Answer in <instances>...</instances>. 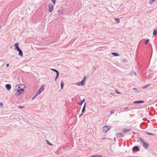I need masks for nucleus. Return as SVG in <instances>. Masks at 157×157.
Segmentation results:
<instances>
[{
  "instance_id": "20e7f679",
  "label": "nucleus",
  "mask_w": 157,
  "mask_h": 157,
  "mask_svg": "<svg viewBox=\"0 0 157 157\" xmlns=\"http://www.w3.org/2000/svg\"><path fill=\"white\" fill-rule=\"evenodd\" d=\"M124 136V135L122 133H117L116 134V137L117 139L123 137Z\"/></svg>"
},
{
  "instance_id": "5701e85b",
  "label": "nucleus",
  "mask_w": 157,
  "mask_h": 157,
  "mask_svg": "<svg viewBox=\"0 0 157 157\" xmlns=\"http://www.w3.org/2000/svg\"><path fill=\"white\" fill-rule=\"evenodd\" d=\"M151 84H147V85H146V86H144L143 87V89H145L146 88H147V87L148 86H150V85H151Z\"/></svg>"
},
{
  "instance_id": "2eb2a0df",
  "label": "nucleus",
  "mask_w": 157,
  "mask_h": 157,
  "mask_svg": "<svg viewBox=\"0 0 157 157\" xmlns=\"http://www.w3.org/2000/svg\"><path fill=\"white\" fill-rule=\"evenodd\" d=\"M112 54L115 56H119V55L116 52L112 53Z\"/></svg>"
},
{
  "instance_id": "ea45409f",
  "label": "nucleus",
  "mask_w": 157,
  "mask_h": 157,
  "mask_svg": "<svg viewBox=\"0 0 157 157\" xmlns=\"http://www.w3.org/2000/svg\"><path fill=\"white\" fill-rule=\"evenodd\" d=\"M124 109H128V107H126L124 108Z\"/></svg>"
},
{
  "instance_id": "1a4fd4ad",
  "label": "nucleus",
  "mask_w": 157,
  "mask_h": 157,
  "mask_svg": "<svg viewBox=\"0 0 157 157\" xmlns=\"http://www.w3.org/2000/svg\"><path fill=\"white\" fill-rule=\"evenodd\" d=\"M5 87L8 90H10L11 88V86L10 84H8L6 85Z\"/></svg>"
},
{
  "instance_id": "0eeeda50",
  "label": "nucleus",
  "mask_w": 157,
  "mask_h": 157,
  "mask_svg": "<svg viewBox=\"0 0 157 157\" xmlns=\"http://www.w3.org/2000/svg\"><path fill=\"white\" fill-rule=\"evenodd\" d=\"M144 101L141 100L135 101L133 102V103L135 104H140L144 103Z\"/></svg>"
},
{
  "instance_id": "58836bf2",
  "label": "nucleus",
  "mask_w": 157,
  "mask_h": 157,
  "mask_svg": "<svg viewBox=\"0 0 157 157\" xmlns=\"http://www.w3.org/2000/svg\"><path fill=\"white\" fill-rule=\"evenodd\" d=\"M6 67H9V64H8V63H7V64H6Z\"/></svg>"
},
{
  "instance_id": "f257e3e1",
  "label": "nucleus",
  "mask_w": 157,
  "mask_h": 157,
  "mask_svg": "<svg viewBox=\"0 0 157 157\" xmlns=\"http://www.w3.org/2000/svg\"><path fill=\"white\" fill-rule=\"evenodd\" d=\"M44 85L43 84L42 85L40 89L38 90V91L36 93V95L35 96H33V98H35L37 95L40 94L41 93V92L44 90Z\"/></svg>"
},
{
  "instance_id": "a19ab883",
  "label": "nucleus",
  "mask_w": 157,
  "mask_h": 157,
  "mask_svg": "<svg viewBox=\"0 0 157 157\" xmlns=\"http://www.w3.org/2000/svg\"><path fill=\"white\" fill-rule=\"evenodd\" d=\"M125 61H126V59H123V62H125Z\"/></svg>"
},
{
  "instance_id": "aec40b11",
  "label": "nucleus",
  "mask_w": 157,
  "mask_h": 157,
  "mask_svg": "<svg viewBox=\"0 0 157 157\" xmlns=\"http://www.w3.org/2000/svg\"><path fill=\"white\" fill-rule=\"evenodd\" d=\"M157 33V30H156L155 29H154L153 32V34L154 35H155Z\"/></svg>"
},
{
  "instance_id": "9d476101",
  "label": "nucleus",
  "mask_w": 157,
  "mask_h": 157,
  "mask_svg": "<svg viewBox=\"0 0 157 157\" xmlns=\"http://www.w3.org/2000/svg\"><path fill=\"white\" fill-rule=\"evenodd\" d=\"M19 52V55L21 56V57H23V52L22 50L20 49L19 50H17Z\"/></svg>"
},
{
  "instance_id": "39448f33",
  "label": "nucleus",
  "mask_w": 157,
  "mask_h": 157,
  "mask_svg": "<svg viewBox=\"0 0 157 157\" xmlns=\"http://www.w3.org/2000/svg\"><path fill=\"white\" fill-rule=\"evenodd\" d=\"M140 151V149L137 146H135L132 148V151L133 152L138 151Z\"/></svg>"
},
{
  "instance_id": "412c9836",
  "label": "nucleus",
  "mask_w": 157,
  "mask_h": 157,
  "mask_svg": "<svg viewBox=\"0 0 157 157\" xmlns=\"http://www.w3.org/2000/svg\"><path fill=\"white\" fill-rule=\"evenodd\" d=\"M149 41V39H147L145 41L144 44L145 45H147Z\"/></svg>"
},
{
  "instance_id": "7c9ffc66",
  "label": "nucleus",
  "mask_w": 157,
  "mask_h": 157,
  "mask_svg": "<svg viewBox=\"0 0 157 157\" xmlns=\"http://www.w3.org/2000/svg\"><path fill=\"white\" fill-rule=\"evenodd\" d=\"M51 70L53 71H54L55 72H56V71H57V70L55 69H51Z\"/></svg>"
},
{
  "instance_id": "6e6552de",
  "label": "nucleus",
  "mask_w": 157,
  "mask_h": 157,
  "mask_svg": "<svg viewBox=\"0 0 157 157\" xmlns=\"http://www.w3.org/2000/svg\"><path fill=\"white\" fill-rule=\"evenodd\" d=\"M18 45H19V43H16L14 44V46L15 47V49H16L17 50H18L20 49L19 48V47Z\"/></svg>"
},
{
  "instance_id": "79ce46f5",
  "label": "nucleus",
  "mask_w": 157,
  "mask_h": 157,
  "mask_svg": "<svg viewBox=\"0 0 157 157\" xmlns=\"http://www.w3.org/2000/svg\"><path fill=\"white\" fill-rule=\"evenodd\" d=\"M105 139V138H102V139Z\"/></svg>"
},
{
  "instance_id": "a211bd4d",
  "label": "nucleus",
  "mask_w": 157,
  "mask_h": 157,
  "mask_svg": "<svg viewBox=\"0 0 157 157\" xmlns=\"http://www.w3.org/2000/svg\"><path fill=\"white\" fill-rule=\"evenodd\" d=\"M134 74L136 76V74L135 71H132V72L130 73V74L131 75H133Z\"/></svg>"
},
{
  "instance_id": "6ab92c4d",
  "label": "nucleus",
  "mask_w": 157,
  "mask_h": 157,
  "mask_svg": "<svg viewBox=\"0 0 157 157\" xmlns=\"http://www.w3.org/2000/svg\"><path fill=\"white\" fill-rule=\"evenodd\" d=\"M138 141H140V142H142V144L143 143V142H144V141L141 138H139L138 139Z\"/></svg>"
},
{
  "instance_id": "393cba45",
  "label": "nucleus",
  "mask_w": 157,
  "mask_h": 157,
  "mask_svg": "<svg viewBox=\"0 0 157 157\" xmlns=\"http://www.w3.org/2000/svg\"><path fill=\"white\" fill-rule=\"evenodd\" d=\"M155 0H150L149 2L150 4H152L153 3Z\"/></svg>"
},
{
  "instance_id": "f3484780",
  "label": "nucleus",
  "mask_w": 157,
  "mask_h": 157,
  "mask_svg": "<svg viewBox=\"0 0 157 157\" xmlns=\"http://www.w3.org/2000/svg\"><path fill=\"white\" fill-rule=\"evenodd\" d=\"M82 86H84L85 84V82L83 80H82L81 82H80Z\"/></svg>"
},
{
  "instance_id": "b1692460",
  "label": "nucleus",
  "mask_w": 157,
  "mask_h": 157,
  "mask_svg": "<svg viewBox=\"0 0 157 157\" xmlns=\"http://www.w3.org/2000/svg\"><path fill=\"white\" fill-rule=\"evenodd\" d=\"M46 141L47 143L48 144H49L50 145H52V144H51V143H50V142H49L48 140H46Z\"/></svg>"
},
{
  "instance_id": "c756f323",
  "label": "nucleus",
  "mask_w": 157,
  "mask_h": 157,
  "mask_svg": "<svg viewBox=\"0 0 157 157\" xmlns=\"http://www.w3.org/2000/svg\"><path fill=\"white\" fill-rule=\"evenodd\" d=\"M52 2L54 4H55L56 2V0H52Z\"/></svg>"
},
{
  "instance_id": "ddd939ff",
  "label": "nucleus",
  "mask_w": 157,
  "mask_h": 157,
  "mask_svg": "<svg viewBox=\"0 0 157 157\" xmlns=\"http://www.w3.org/2000/svg\"><path fill=\"white\" fill-rule=\"evenodd\" d=\"M143 146L145 149L147 148L148 147L147 145L146 144V143L144 141V142H143Z\"/></svg>"
},
{
  "instance_id": "f704fd0d",
  "label": "nucleus",
  "mask_w": 157,
  "mask_h": 157,
  "mask_svg": "<svg viewBox=\"0 0 157 157\" xmlns=\"http://www.w3.org/2000/svg\"><path fill=\"white\" fill-rule=\"evenodd\" d=\"M59 76H56L55 78V81H56V79H57V78Z\"/></svg>"
},
{
  "instance_id": "4468645a",
  "label": "nucleus",
  "mask_w": 157,
  "mask_h": 157,
  "mask_svg": "<svg viewBox=\"0 0 157 157\" xmlns=\"http://www.w3.org/2000/svg\"><path fill=\"white\" fill-rule=\"evenodd\" d=\"M85 100L84 99H83L82 101L78 102V103L79 105H82V103L85 101Z\"/></svg>"
},
{
  "instance_id": "bb28decb",
  "label": "nucleus",
  "mask_w": 157,
  "mask_h": 157,
  "mask_svg": "<svg viewBox=\"0 0 157 157\" xmlns=\"http://www.w3.org/2000/svg\"><path fill=\"white\" fill-rule=\"evenodd\" d=\"M146 133L147 134L149 135H152V136H154V134H152V133H149V132H146Z\"/></svg>"
},
{
  "instance_id": "423d86ee",
  "label": "nucleus",
  "mask_w": 157,
  "mask_h": 157,
  "mask_svg": "<svg viewBox=\"0 0 157 157\" xmlns=\"http://www.w3.org/2000/svg\"><path fill=\"white\" fill-rule=\"evenodd\" d=\"M49 10L48 11L51 12L52 11L53 9V6L52 4L48 5Z\"/></svg>"
},
{
  "instance_id": "a878e982",
  "label": "nucleus",
  "mask_w": 157,
  "mask_h": 157,
  "mask_svg": "<svg viewBox=\"0 0 157 157\" xmlns=\"http://www.w3.org/2000/svg\"><path fill=\"white\" fill-rule=\"evenodd\" d=\"M58 12L59 13H60L61 14H62L63 13L62 10H58Z\"/></svg>"
},
{
  "instance_id": "f03ea898",
  "label": "nucleus",
  "mask_w": 157,
  "mask_h": 157,
  "mask_svg": "<svg viewBox=\"0 0 157 157\" xmlns=\"http://www.w3.org/2000/svg\"><path fill=\"white\" fill-rule=\"evenodd\" d=\"M24 91V88H20V87H18V89L16 91L15 93L16 95H19L22 94Z\"/></svg>"
},
{
  "instance_id": "c9c22d12",
  "label": "nucleus",
  "mask_w": 157,
  "mask_h": 157,
  "mask_svg": "<svg viewBox=\"0 0 157 157\" xmlns=\"http://www.w3.org/2000/svg\"><path fill=\"white\" fill-rule=\"evenodd\" d=\"M116 91L117 93L118 94H120L121 93L120 92L117 91L116 90Z\"/></svg>"
},
{
  "instance_id": "9b49d317",
  "label": "nucleus",
  "mask_w": 157,
  "mask_h": 157,
  "mask_svg": "<svg viewBox=\"0 0 157 157\" xmlns=\"http://www.w3.org/2000/svg\"><path fill=\"white\" fill-rule=\"evenodd\" d=\"M131 130V129H124L123 130L122 132L123 133H125L126 132H129Z\"/></svg>"
},
{
  "instance_id": "4be33fe9",
  "label": "nucleus",
  "mask_w": 157,
  "mask_h": 157,
  "mask_svg": "<svg viewBox=\"0 0 157 157\" xmlns=\"http://www.w3.org/2000/svg\"><path fill=\"white\" fill-rule=\"evenodd\" d=\"M63 86L64 85L63 83L62 82H61V87L62 89L63 88Z\"/></svg>"
},
{
  "instance_id": "72a5a7b5",
  "label": "nucleus",
  "mask_w": 157,
  "mask_h": 157,
  "mask_svg": "<svg viewBox=\"0 0 157 157\" xmlns=\"http://www.w3.org/2000/svg\"><path fill=\"white\" fill-rule=\"evenodd\" d=\"M86 78V76H84V77L83 78V79L82 80H83L84 81H85V80Z\"/></svg>"
},
{
  "instance_id": "7ed1b4c3",
  "label": "nucleus",
  "mask_w": 157,
  "mask_h": 157,
  "mask_svg": "<svg viewBox=\"0 0 157 157\" xmlns=\"http://www.w3.org/2000/svg\"><path fill=\"white\" fill-rule=\"evenodd\" d=\"M110 128H108V127L107 126H105L103 127L102 128V131L104 133H105Z\"/></svg>"
},
{
  "instance_id": "cd10ccee",
  "label": "nucleus",
  "mask_w": 157,
  "mask_h": 157,
  "mask_svg": "<svg viewBox=\"0 0 157 157\" xmlns=\"http://www.w3.org/2000/svg\"><path fill=\"white\" fill-rule=\"evenodd\" d=\"M76 84L78 85V86H82V84H81V83L80 82H78Z\"/></svg>"
},
{
  "instance_id": "e433bc0d",
  "label": "nucleus",
  "mask_w": 157,
  "mask_h": 157,
  "mask_svg": "<svg viewBox=\"0 0 157 157\" xmlns=\"http://www.w3.org/2000/svg\"><path fill=\"white\" fill-rule=\"evenodd\" d=\"M82 115V113H81L79 115V117H80Z\"/></svg>"
},
{
  "instance_id": "473e14b6",
  "label": "nucleus",
  "mask_w": 157,
  "mask_h": 157,
  "mask_svg": "<svg viewBox=\"0 0 157 157\" xmlns=\"http://www.w3.org/2000/svg\"><path fill=\"white\" fill-rule=\"evenodd\" d=\"M18 108H19L22 109L24 107V106H18Z\"/></svg>"
},
{
  "instance_id": "2f4dec72",
  "label": "nucleus",
  "mask_w": 157,
  "mask_h": 157,
  "mask_svg": "<svg viewBox=\"0 0 157 157\" xmlns=\"http://www.w3.org/2000/svg\"><path fill=\"white\" fill-rule=\"evenodd\" d=\"M114 110H111V111H110V114H112L113 113H114Z\"/></svg>"
},
{
  "instance_id": "dca6fc26",
  "label": "nucleus",
  "mask_w": 157,
  "mask_h": 157,
  "mask_svg": "<svg viewBox=\"0 0 157 157\" xmlns=\"http://www.w3.org/2000/svg\"><path fill=\"white\" fill-rule=\"evenodd\" d=\"M114 20L115 21H116V23H118L120 22V19H119L118 18H115L114 19Z\"/></svg>"
},
{
  "instance_id": "f8f14e48",
  "label": "nucleus",
  "mask_w": 157,
  "mask_h": 157,
  "mask_svg": "<svg viewBox=\"0 0 157 157\" xmlns=\"http://www.w3.org/2000/svg\"><path fill=\"white\" fill-rule=\"evenodd\" d=\"M86 106V103H85L84 104V105L83 107L82 110V113H83L85 111Z\"/></svg>"
},
{
  "instance_id": "c85d7f7f",
  "label": "nucleus",
  "mask_w": 157,
  "mask_h": 157,
  "mask_svg": "<svg viewBox=\"0 0 157 157\" xmlns=\"http://www.w3.org/2000/svg\"><path fill=\"white\" fill-rule=\"evenodd\" d=\"M56 76H59V72L57 70V71L56 72Z\"/></svg>"
},
{
  "instance_id": "4c0bfd02",
  "label": "nucleus",
  "mask_w": 157,
  "mask_h": 157,
  "mask_svg": "<svg viewBox=\"0 0 157 157\" xmlns=\"http://www.w3.org/2000/svg\"><path fill=\"white\" fill-rule=\"evenodd\" d=\"M3 104L2 103H0V106H2Z\"/></svg>"
}]
</instances>
